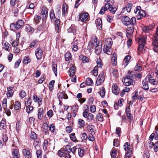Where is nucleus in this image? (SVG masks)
Masks as SVG:
<instances>
[{"label": "nucleus", "mask_w": 158, "mask_h": 158, "mask_svg": "<svg viewBox=\"0 0 158 158\" xmlns=\"http://www.w3.org/2000/svg\"><path fill=\"white\" fill-rule=\"evenodd\" d=\"M146 37L144 36H142L139 38V46L138 48V52H141L144 49V46L146 43Z\"/></svg>", "instance_id": "nucleus-1"}, {"label": "nucleus", "mask_w": 158, "mask_h": 158, "mask_svg": "<svg viewBox=\"0 0 158 158\" xmlns=\"http://www.w3.org/2000/svg\"><path fill=\"white\" fill-rule=\"evenodd\" d=\"M123 82L126 86L130 85H134L135 84V81L134 79H131L126 76L123 78Z\"/></svg>", "instance_id": "nucleus-2"}, {"label": "nucleus", "mask_w": 158, "mask_h": 158, "mask_svg": "<svg viewBox=\"0 0 158 158\" xmlns=\"http://www.w3.org/2000/svg\"><path fill=\"white\" fill-rule=\"evenodd\" d=\"M105 80V76L104 72L102 71L98 77L96 81V84L97 85H101Z\"/></svg>", "instance_id": "nucleus-3"}, {"label": "nucleus", "mask_w": 158, "mask_h": 158, "mask_svg": "<svg viewBox=\"0 0 158 158\" xmlns=\"http://www.w3.org/2000/svg\"><path fill=\"white\" fill-rule=\"evenodd\" d=\"M97 38L95 37L92 38V40L90 41L88 46V49L90 51L94 47H95L97 45Z\"/></svg>", "instance_id": "nucleus-4"}, {"label": "nucleus", "mask_w": 158, "mask_h": 158, "mask_svg": "<svg viewBox=\"0 0 158 158\" xmlns=\"http://www.w3.org/2000/svg\"><path fill=\"white\" fill-rule=\"evenodd\" d=\"M71 147L69 145H66L64 148H61L58 152L59 155L63 156L65 153H70Z\"/></svg>", "instance_id": "nucleus-5"}, {"label": "nucleus", "mask_w": 158, "mask_h": 158, "mask_svg": "<svg viewBox=\"0 0 158 158\" xmlns=\"http://www.w3.org/2000/svg\"><path fill=\"white\" fill-rule=\"evenodd\" d=\"M89 14L87 12L80 14L79 19L83 22L88 21L89 20Z\"/></svg>", "instance_id": "nucleus-6"}, {"label": "nucleus", "mask_w": 158, "mask_h": 158, "mask_svg": "<svg viewBox=\"0 0 158 158\" xmlns=\"http://www.w3.org/2000/svg\"><path fill=\"white\" fill-rule=\"evenodd\" d=\"M35 55L37 60L42 59L43 54V51L40 48H37L35 51Z\"/></svg>", "instance_id": "nucleus-7"}, {"label": "nucleus", "mask_w": 158, "mask_h": 158, "mask_svg": "<svg viewBox=\"0 0 158 158\" xmlns=\"http://www.w3.org/2000/svg\"><path fill=\"white\" fill-rule=\"evenodd\" d=\"M153 50L155 52H158V38H156L152 42Z\"/></svg>", "instance_id": "nucleus-8"}, {"label": "nucleus", "mask_w": 158, "mask_h": 158, "mask_svg": "<svg viewBox=\"0 0 158 158\" xmlns=\"http://www.w3.org/2000/svg\"><path fill=\"white\" fill-rule=\"evenodd\" d=\"M25 31L28 34H31L34 31V29L28 24L25 25Z\"/></svg>", "instance_id": "nucleus-9"}, {"label": "nucleus", "mask_w": 158, "mask_h": 158, "mask_svg": "<svg viewBox=\"0 0 158 158\" xmlns=\"http://www.w3.org/2000/svg\"><path fill=\"white\" fill-rule=\"evenodd\" d=\"M24 24V23L23 20H18L15 24L17 30H18L22 28L23 27Z\"/></svg>", "instance_id": "nucleus-10"}, {"label": "nucleus", "mask_w": 158, "mask_h": 158, "mask_svg": "<svg viewBox=\"0 0 158 158\" xmlns=\"http://www.w3.org/2000/svg\"><path fill=\"white\" fill-rule=\"evenodd\" d=\"M130 19L129 17L126 16H123L121 18L123 24L126 26H128L129 25V23L128 21Z\"/></svg>", "instance_id": "nucleus-11"}, {"label": "nucleus", "mask_w": 158, "mask_h": 158, "mask_svg": "<svg viewBox=\"0 0 158 158\" xmlns=\"http://www.w3.org/2000/svg\"><path fill=\"white\" fill-rule=\"evenodd\" d=\"M14 87H9L7 88V92L6 95L8 98H11L13 95L14 93L13 89Z\"/></svg>", "instance_id": "nucleus-12"}, {"label": "nucleus", "mask_w": 158, "mask_h": 158, "mask_svg": "<svg viewBox=\"0 0 158 158\" xmlns=\"http://www.w3.org/2000/svg\"><path fill=\"white\" fill-rule=\"evenodd\" d=\"M95 23L98 29L99 30L102 29V22L101 19L99 18L97 19L95 21Z\"/></svg>", "instance_id": "nucleus-13"}, {"label": "nucleus", "mask_w": 158, "mask_h": 158, "mask_svg": "<svg viewBox=\"0 0 158 158\" xmlns=\"http://www.w3.org/2000/svg\"><path fill=\"white\" fill-rule=\"evenodd\" d=\"M57 97L59 99H62L63 98L64 99H67L68 98L67 95L66 94H65L64 91L58 93L57 94Z\"/></svg>", "instance_id": "nucleus-14"}, {"label": "nucleus", "mask_w": 158, "mask_h": 158, "mask_svg": "<svg viewBox=\"0 0 158 158\" xmlns=\"http://www.w3.org/2000/svg\"><path fill=\"white\" fill-rule=\"evenodd\" d=\"M35 6V4L33 3H31L29 4L28 6H27L26 7V10H30L31 11V13H33L34 11V9Z\"/></svg>", "instance_id": "nucleus-15"}, {"label": "nucleus", "mask_w": 158, "mask_h": 158, "mask_svg": "<svg viewBox=\"0 0 158 158\" xmlns=\"http://www.w3.org/2000/svg\"><path fill=\"white\" fill-rule=\"evenodd\" d=\"M131 79L135 78V72L129 70L128 71L126 76Z\"/></svg>", "instance_id": "nucleus-16"}, {"label": "nucleus", "mask_w": 158, "mask_h": 158, "mask_svg": "<svg viewBox=\"0 0 158 158\" xmlns=\"http://www.w3.org/2000/svg\"><path fill=\"white\" fill-rule=\"evenodd\" d=\"M106 6H107L108 9H109L110 12L114 14L117 9L115 7L112 6L110 3H107L106 4Z\"/></svg>", "instance_id": "nucleus-17"}, {"label": "nucleus", "mask_w": 158, "mask_h": 158, "mask_svg": "<svg viewBox=\"0 0 158 158\" xmlns=\"http://www.w3.org/2000/svg\"><path fill=\"white\" fill-rule=\"evenodd\" d=\"M112 64L114 66H116L117 64V54L116 53L114 52L111 58Z\"/></svg>", "instance_id": "nucleus-18"}, {"label": "nucleus", "mask_w": 158, "mask_h": 158, "mask_svg": "<svg viewBox=\"0 0 158 158\" xmlns=\"http://www.w3.org/2000/svg\"><path fill=\"white\" fill-rule=\"evenodd\" d=\"M112 89L113 93L115 95H117L119 94V89L116 85H113Z\"/></svg>", "instance_id": "nucleus-19"}, {"label": "nucleus", "mask_w": 158, "mask_h": 158, "mask_svg": "<svg viewBox=\"0 0 158 158\" xmlns=\"http://www.w3.org/2000/svg\"><path fill=\"white\" fill-rule=\"evenodd\" d=\"M77 27L74 25H72L68 29V31L69 33H72L74 34L76 33Z\"/></svg>", "instance_id": "nucleus-20"}, {"label": "nucleus", "mask_w": 158, "mask_h": 158, "mask_svg": "<svg viewBox=\"0 0 158 158\" xmlns=\"http://www.w3.org/2000/svg\"><path fill=\"white\" fill-rule=\"evenodd\" d=\"M77 124L79 128H83L85 126V121L81 118L78 119Z\"/></svg>", "instance_id": "nucleus-21"}, {"label": "nucleus", "mask_w": 158, "mask_h": 158, "mask_svg": "<svg viewBox=\"0 0 158 158\" xmlns=\"http://www.w3.org/2000/svg\"><path fill=\"white\" fill-rule=\"evenodd\" d=\"M48 9L45 6H43L42 8L41 13L44 17H47Z\"/></svg>", "instance_id": "nucleus-22"}, {"label": "nucleus", "mask_w": 158, "mask_h": 158, "mask_svg": "<svg viewBox=\"0 0 158 158\" xmlns=\"http://www.w3.org/2000/svg\"><path fill=\"white\" fill-rule=\"evenodd\" d=\"M38 117L39 119L41 120L43 117V110L42 108H39L38 110Z\"/></svg>", "instance_id": "nucleus-23"}, {"label": "nucleus", "mask_w": 158, "mask_h": 158, "mask_svg": "<svg viewBox=\"0 0 158 158\" xmlns=\"http://www.w3.org/2000/svg\"><path fill=\"white\" fill-rule=\"evenodd\" d=\"M55 22V30L57 32H59V27L60 26V21L58 19H56L54 21Z\"/></svg>", "instance_id": "nucleus-24"}, {"label": "nucleus", "mask_w": 158, "mask_h": 158, "mask_svg": "<svg viewBox=\"0 0 158 158\" xmlns=\"http://www.w3.org/2000/svg\"><path fill=\"white\" fill-rule=\"evenodd\" d=\"M134 25L131 26L130 27H128L127 28L126 32L127 34L128 35H131L134 32Z\"/></svg>", "instance_id": "nucleus-25"}, {"label": "nucleus", "mask_w": 158, "mask_h": 158, "mask_svg": "<svg viewBox=\"0 0 158 158\" xmlns=\"http://www.w3.org/2000/svg\"><path fill=\"white\" fill-rule=\"evenodd\" d=\"M154 24H152L149 26H146L143 27L142 28V30L145 32H148L149 31L152 30L154 27Z\"/></svg>", "instance_id": "nucleus-26"}, {"label": "nucleus", "mask_w": 158, "mask_h": 158, "mask_svg": "<svg viewBox=\"0 0 158 158\" xmlns=\"http://www.w3.org/2000/svg\"><path fill=\"white\" fill-rule=\"evenodd\" d=\"M137 19L139 20L142 17H144L145 16V14L143 10H142L137 14Z\"/></svg>", "instance_id": "nucleus-27"}, {"label": "nucleus", "mask_w": 158, "mask_h": 158, "mask_svg": "<svg viewBox=\"0 0 158 158\" xmlns=\"http://www.w3.org/2000/svg\"><path fill=\"white\" fill-rule=\"evenodd\" d=\"M102 51V46L101 45H97L95 47V52L97 55L99 54Z\"/></svg>", "instance_id": "nucleus-28"}, {"label": "nucleus", "mask_w": 158, "mask_h": 158, "mask_svg": "<svg viewBox=\"0 0 158 158\" xmlns=\"http://www.w3.org/2000/svg\"><path fill=\"white\" fill-rule=\"evenodd\" d=\"M12 154L14 158H19L20 155L19 152L17 150L13 149L12 151Z\"/></svg>", "instance_id": "nucleus-29"}, {"label": "nucleus", "mask_w": 158, "mask_h": 158, "mask_svg": "<svg viewBox=\"0 0 158 158\" xmlns=\"http://www.w3.org/2000/svg\"><path fill=\"white\" fill-rule=\"evenodd\" d=\"M142 84L143 85V88L145 90H148L149 89V86L148 81H147L146 79H144L143 81Z\"/></svg>", "instance_id": "nucleus-30"}, {"label": "nucleus", "mask_w": 158, "mask_h": 158, "mask_svg": "<svg viewBox=\"0 0 158 158\" xmlns=\"http://www.w3.org/2000/svg\"><path fill=\"white\" fill-rule=\"evenodd\" d=\"M110 47L106 46L103 49L104 52L108 55H110L112 53V50Z\"/></svg>", "instance_id": "nucleus-31"}, {"label": "nucleus", "mask_w": 158, "mask_h": 158, "mask_svg": "<svg viewBox=\"0 0 158 158\" xmlns=\"http://www.w3.org/2000/svg\"><path fill=\"white\" fill-rule=\"evenodd\" d=\"M23 152L25 157H27V158H31V153L29 151L24 149L23 150Z\"/></svg>", "instance_id": "nucleus-32"}, {"label": "nucleus", "mask_w": 158, "mask_h": 158, "mask_svg": "<svg viewBox=\"0 0 158 158\" xmlns=\"http://www.w3.org/2000/svg\"><path fill=\"white\" fill-rule=\"evenodd\" d=\"M13 104H14V109L15 110H18L20 109L21 108V103L19 101H17L15 102V104L13 102Z\"/></svg>", "instance_id": "nucleus-33"}, {"label": "nucleus", "mask_w": 158, "mask_h": 158, "mask_svg": "<svg viewBox=\"0 0 158 158\" xmlns=\"http://www.w3.org/2000/svg\"><path fill=\"white\" fill-rule=\"evenodd\" d=\"M50 18L52 22H54L55 19H56L54 10L52 9L50 13Z\"/></svg>", "instance_id": "nucleus-34"}, {"label": "nucleus", "mask_w": 158, "mask_h": 158, "mask_svg": "<svg viewBox=\"0 0 158 158\" xmlns=\"http://www.w3.org/2000/svg\"><path fill=\"white\" fill-rule=\"evenodd\" d=\"M132 6V4L131 3H129L126 7L123 8V10H126L128 12H129L131 10Z\"/></svg>", "instance_id": "nucleus-35"}, {"label": "nucleus", "mask_w": 158, "mask_h": 158, "mask_svg": "<svg viewBox=\"0 0 158 158\" xmlns=\"http://www.w3.org/2000/svg\"><path fill=\"white\" fill-rule=\"evenodd\" d=\"M113 41L111 39L107 38L105 40V44L106 46L111 47L112 45Z\"/></svg>", "instance_id": "nucleus-36"}, {"label": "nucleus", "mask_w": 158, "mask_h": 158, "mask_svg": "<svg viewBox=\"0 0 158 158\" xmlns=\"http://www.w3.org/2000/svg\"><path fill=\"white\" fill-rule=\"evenodd\" d=\"M41 143V140L40 139L37 140H35L33 143V146L36 149L39 148L40 147V145Z\"/></svg>", "instance_id": "nucleus-37"}, {"label": "nucleus", "mask_w": 158, "mask_h": 158, "mask_svg": "<svg viewBox=\"0 0 158 158\" xmlns=\"http://www.w3.org/2000/svg\"><path fill=\"white\" fill-rule=\"evenodd\" d=\"M80 59H81L82 62L83 63L88 62L89 61V59L86 56H84L83 55H81L80 56Z\"/></svg>", "instance_id": "nucleus-38"}, {"label": "nucleus", "mask_w": 158, "mask_h": 158, "mask_svg": "<svg viewBox=\"0 0 158 158\" xmlns=\"http://www.w3.org/2000/svg\"><path fill=\"white\" fill-rule=\"evenodd\" d=\"M128 23H129V25H134L136 23V18L135 17H132L131 19H129Z\"/></svg>", "instance_id": "nucleus-39"}, {"label": "nucleus", "mask_w": 158, "mask_h": 158, "mask_svg": "<svg viewBox=\"0 0 158 158\" xmlns=\"http://www.w3.org/2000/svg\"><path fill=\"white\" fill-rule=\"evenodd\" d=\"M6 123L4 120H2L0 123V129L1 130L5 129L6 128Z\"/></svg>", "instance_id": "nucleus-40"}, {"label": "nucleus", "mask_w": 158, "mask_h": 158, "mask_svg": "<svg viewBox=\"0 0 158 158\" xmlns=\"http://www.w3.org/2000/svg\"><path fill=\"white\" fill-rule=\"evenodd\" d=\"M75 67L72 66L69 70V73L70 76H73L75 72Z\"/></svg>", "instance_id": "nucleus-41"}, {"label": "nucleus", "mask_w": 158, "mask_h": 158, "mask_svg": "<svg viewBox=\"0 0 158 158\" xmlns=\"http://www.w3.org/2000/svg\"><path fill=\"white\" fill-rule=\"evenodd\" d=\"M64 57L66 61H69L71 58V53L69 52H67L64 55Z\"/></svg>", "instance_id": "nucleus-42"}, {"label": "nucleus", "mask_w": 158, "mask_h": 158, "mask_svg": "<svg viewBox=\"0 0 158 158\" xmlns=\"http://www.w3.org/2000/svg\"><path fill=\"white\" fill-rule=\"evenodd\" d=\"M94 126L92 125H89L87 126L88 131L91 132L92 134H95L94 130Z\"/></svg>", "instance_id": "nucleus-43"}, {"label": "nucleus", "mask_w": 158, "mask_h": 158, "mask_svg": "<svg viewBox=\"0 0 158 158\" xmlns=\"http://www.w3.org/2000/svg\"><path fill=\"white\" fill-rule=\"evenodd\" d=\"M97 66L95 67H97L98 69V68H102V60L100 58H98L97 59Z\"/></svg>", "instance_id": "nucleus-44"}, {"label": "nucleus", "mask_w": 158, "mask_h": 158, "mask_svg": "<svg viewBox=\"0 0 158 158\" xmlns=\"http://www.w3.org/2000/svg\"><path fill=\"white\" fill-rule=\"evenodd\" d=\"M149 81L152 85H158V80L156 79H150Z\"/></svg>", "instance_id": "nucleus-45"}, {"label": "nucleus", "mask_w": 158, "mask_h": 158, "mask_svg": "<svg viewBox=\"0 0 158 158\" xmlns=\"http://www.w3.org/2000/svg\"><path fill=\"white\" fill-rule=\"evenodd\" d=\"M78 154L80 157H82L84 155V148H83L78 149Z\"/></svg>", "instance_id": "nucleus-46"}, {"label": "nucleus", "mask_w": 158, "mask_h": 158, "mask_svg": "<svg viewBox=\"0 0 158 158\" xmlns=\"http://www.w3.org/2000/svg\"><path fill=\"white\" fill-rule=\"evenodd\" d=\"M100 95L101 97L104 98L105 95L106 91L104 87H102L100 91Z\"/></svg>", "instance_id": "nucleus-47"}, {"label": "nucleus", "mask_w": 158, "mask_h": 158, "mask_svg": "<svg viewBox=\"0 0 158 158\" xmlns=\"http://www.w3.org/2000/svg\"><path fill=\"white\" fill-rule=\"evenodd\" d=\"M52 70L54 72L55 75L56 76L57 75V65L56 64L53 63L52 65Z\"/></svg>", "instance_id": "nucleus-48"}, {"label": "nucleus", "mask_w": 158, "mask_h": 158, "mask_svg": "<svg viewBox=\"0 0 158 158\" xmlns=\"http://www.w3.org/2000/svg\"><path fill=\"white\" fill-rule=\"evenodd\" d=\"M142 67L140 64L137 63L134 69L135 71H139L142 70Z\"/></svg>", "instance_id": "nucleus-49"}, {"label": "nucleus", "mask_w": 158, "mask_h": 158, "mask_svg": "<svg viewBox=\"0 0 158 158\" xmlns=\"http://www.w3.org/2000/svg\"><path fill=\"white\" fill-rule=\"evenodd\" d=\"M131 149L129 148L128 151L126 152L124 158H130L131 155Z\"/></svg>", "instance_id": "nucleus-50"}, {"label": "nucleus", "mask_w": 158, "mask_h": 158, "mask_svg": "<svg viewBox=\"0 0 158 158\" xmlns=\"http://www.w3.org/2000/svg\"><path fill=\"white\" fill-rule=\"evenodd\" d=\"M108 10L107 6H106V4L103 7H102L99 12V14L101 15H103L104 12Z\"/></svg>", "instance_id": "nucleus-51"}, {"label": "nucleus", "mask_w": 158, "mask_h": 158, "mask_svg": "<svg viewBox=\"0 0 158 158\" xmlns=\"http://www.w3.org/2000/svg\"><path fill=\"white\" fill-rule=\"evenodd\" d=\"M97 118L99 121L102 122L103 121V118L101 113H99L97 114Z\"/></svg>", "instance_id": "nucleus-52"}, {"label": "nucleus", "mask_w": 158, "mask_h": 158, "mask_svg": "<svg viewBox=\"0 0 158 158\" xmlns=\"http://www.w3.org/2000/svg\"><path fill=\"white\" fill-rule=\"evenodd\" d=\"M31 61V59L27 57L24 58L23 61V63L24 64H27Z\"/></svg>", "instance_id": "nucleus-53"}, {"label": "nucleus", "mask_w": 158, "mask_h": 158, "mask_svg": "<svg viewBox=\"0 0 158 158\" xmlns=\"http://www.w3.org/2000/svg\"><path fill=\"white\" fill-rule=\"evenodd\" d=\"M117 154V151L114 148H113L112 149L111 156V158H115Z\"/></svg>", "instance_id": "nucleus-54"}, {"label": "nucleus", "mask_w": 158, "mask_h": 158, "mask_svg": "<svg viewBox=\"0 0 158 158\" xmlns=\"http://www.w3.org/2000/svg\"><path fill=\"white\" fill-rule=\"evenodd\" d=\"M26 106V110L28 113L29 114L30 113L31 111H32L33 109V107L32 106H31V105L30 106Z\"/></svg>", "instance_id": "nucleus-55"}, {"label": "nucleus", "mask_w": 158, "mask_h": 158, "mask_svg": "<svg viewBox=\"0 0 158 158\" xmlns=\"http://www.w3.org/2000/svg\"><path fill=\"white\" fill-rule=\"evenodd\" d=\"M86 83L87 85L90 86L93 83V81L90 78H88L86 79Z\"/></svg>", "instance_id": "nucleus-56"}, {"label": "nucleus", "mask_w": 158, "mask_h": 158, "mask_svg": "<svg viewBox=\"0 0 158 158\" xmlns=\"http://www.w3.org/2000/svg\"><path fill=\"white\" fill-rule=\"evenodd\" d=\"M94 116L91 113H89L87 117H86L87 119L89 121H91L93 120Z\"/></svg>", "instance_id": "nucleus-57"}, {"label": "nucleus", "mask_w": 158, "mask_h": 158, "mask_svg": "<svg viewBox=\"0 0 158 158\" xmlns=\"http://www.w3.org/2000/svg\"><path fill=\"white\" fill-rule=\"evenodd\" d=\"M72 111L73 113H77L78 108V106H70Z\"/></svg>", "instance_id": "nucleus-58"}, {"label": "nucleus", "mask_w": 158, "mask_h": 158, "mask_svg": "<svg viewBox=\"0 0 158 158\" xmlns=\"http://www.w3.org/2000/svg\"><path fill=\"white\" fill-rule=\"evenodd\" d=\"M10 46V45L8 43L6 42L4 44L3 48L6 50L9 51V47Z\"/></svg>", "instance_id": "nucleus-59"}, {"label": "nucleus", "mask_w": 158, "mask_h": 158, "mask_svg": "<svg viewBox=\"0 0 158 158\" xmlns=\"http://www.w3.org/2000/svg\"><path fill=\"white\" fill-rule=\"evenodd\" d=\"M33 99L35 102H38L39 101L40 102L42 100V99L39 98H38L37 96L35 94L33 96Z\"/></svg>", "instance_id": "nucleus-60"}, {"label": "nucleus", "mask_w": 158, "mask_h": 158, "mask_svg": "<svg viewBox=\"0 0 158 158\" xmlns=\"http://www.w3.org/2000/svg\"><path fill=\"white\" fill-rule=\"evenodd\" d=\"M150 154L148 151H144L143 154L144 158H149Z\"/></svg>", "instance_id": "nucleus-61"}, {"label": "nucleus", "mask_w": 158, "mask_h": 158, "mask_svg": "<svg viewBox=\"0 0 158 158\" xmlns=\"http://www.w3.org/2000/svg\"><path fill=\"white\" fill-rule=\"evenodd\" d=\"M130 146V144L128 142H126L125 143L123 147L124 150L125 151L127 150L128 149L129 150V148Z\"/></svg>", "instance_id": "nucleus-62"}, {"label": "nucleus", "mask_w": 158, "mask_h": 158, "mask_svg": "<svg viewBox=\"0 0 158 158\" xmlns=\"http://www.w3.org/2000/svg\"><path fill=\"white\" fill-rule=\"evenodd\" d=\"M32 100L31 97H29L28 98L27 101L25 102L26 106H30L31 104Z\"/></svg>", "instance_id": "nucleus-63"}, {"label": "nucleus", "mask_w": 158, "mask_h": 158, "mask_svg": "<svg viewBox=\"0 0 158 158\" xmlns=\"http://www.w3.org/2000/svg\"><path fill=\"white\" fill-rule=\"evenodd\" d=\"M70 137L71 140L73 142H75L77 139L75 136V133H73L70 134Z\"/></svg>", "instance_id": "nucleus-64"}]
</instances>
